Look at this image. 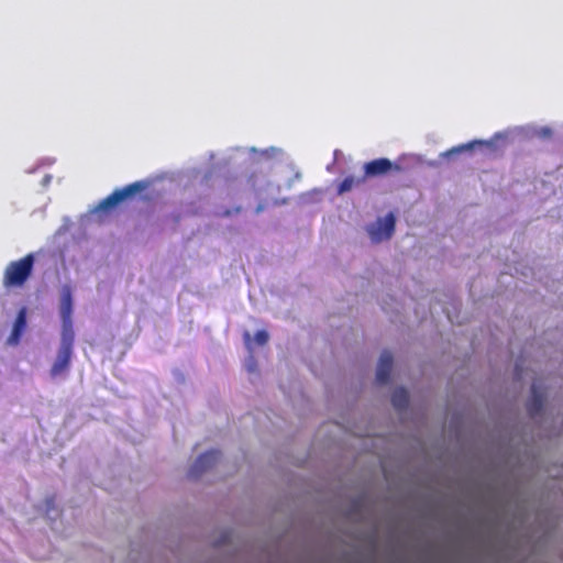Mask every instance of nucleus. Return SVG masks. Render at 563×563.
<instances>
[{"mask_svg": "<svg viewBox=\"0 0 563 563\" xmlns=\"http://www.w3.org/2000/svg\"><path fill=\"white\" fill-rule=\"evenodd\" d=\"M391 368L393 355L389 351H384L379 357L376 372V379L379 384H386L389 382Z\"/></svg>", "mask_w": 563, "mask_h": 563, "instance_id": "nucleus-7", "label": "nucleus"}, {"mask_svg": "<svg viewBox=\"0 0 563 563\" xmlns=\"http://www.w3.org/2000/svg\"><path fill=\"white\" fill-rule=\"evenodd\" d=\"M146 188V183L144 181H135L132 184H129L122 188L115 189L111 195L106 197L98 206L99 211H107L114 207H117L119 203L123 202L128 198H131L132 196L143 191Z\"/></svg>", "mask_w": 563, "mask_h": 563, "instance_id": "nucleus-3", "label": "nucleus"}, {"mask_svg": "<svg viewBox=\"0 0 563 563\" xmlns=\"http://www.w3.org/2000/svg\"><path fill=\"white\" fill-rule=\"evenodd\" d=\"M59 312L63 325L62 342L57 357L51 368V376L56 377L65 373L70 365L74 344L73 331V294L68 285L63 286L60 291Z\"/></svg>", "mask_w": 563, "mask_h": 563, "instance_id": "nucleus-1", "label": "nucleus"}, {"mask_svg": "<svg viewBox=\"0 0 563 563\" xmlns=\"http://www.w3.org/2000/svg\"><path fill=\"white\" fill-rule=\"evenodd\" d=\"M34 261V255L30 253L18 261L10 262L3 274V284L7 287L23 286L32 274Z\"/></svg>", "mask_w": 563, "mask_h": 563, "instance_id": "nucleus-2", "label": "nucleus"}, {"mask_svg": "<svg viewBox=\"0 0 563 563\" xmlns=\"http://www.w3.org/2000/svg\"><path fill=\"white\" fill-rule=\"evenodd\" d=\"M391 404L398 410L407 408L409 404V395L407 390L402 387L395 389L391 395Z\"/></svg>", "mask_w": 563, "mask_h": 563, "instance_id": "nucleus-9", "label": "nucleus"}, {"mask_svg": "<svg viewBox=\"0 0 563 563\" xmlns=\"http://www.w3.org/2000/svg\"><path fill=\"white\" fill-rule=\"evenodd\" d=\"M532 135L540 139H550L552 136V130L547 126L534 129Z\"/></svg>", "mask_w": 563, "mask_h": 563, "instance_id": "nucleus-12", "label": "nucleus"}, {"mask_svg": "<svg viewBox=\"0 0 563 563\" xmlns=\"http://www.w3.org/2000/svg\"><path fill=\"white\" fill-rule=\"evenodd\" d=\"M51 503H53V500H52V499L46 500V504H47V505H49Z\"/></svg>", "mask_w": 563, "mask_h": 563, "instance_id": "nucleus-17", "label": "nucleus"}, {"mask_svg": "<svg viewBox=\"0 0 563 563\" xmlns=\"http://www.w3.org/2000/svg\"><path fill=\"white\" fill-rule=\"evenodd\" d=\"M396 219L393 213H388L384 219H379L375 224L368 228V234L373 242H380L391 238L395 231Z\"/></svg>", "mask_w": 563, "mask_h": 563, "instance_id": "nucleus-5", "label": "nucleus"}, {"mask_svg": "<svg viewBox=\"0 0 563 563\" xmlns=\"http://www.w3.org/2000/svg\"><path fill=\"white\" fill-rule=\"evenodd\" d=\"M364 175L366 179L387 175L391 172H401L402 168L398 164H394L388 158L382 157L367 162L363 166Z\"/></svg>", "mask_w": 563, "mask_h": 563, "instance_id": "nucleus-4", "label": "nucleus"}, {"mask_svg": "<svg viewBox=\"0 0 563 563\" xmlns=\"http://www.w3.org/2000/svg\"><path fill=\"white\" fill-rule=\"evenodd\" d=\"M542 407V400L539 397L534 385H530V422L534 419L536 415Z\"/></svg>", "mask_w": 563, "mask_h": 563, "instance_id": "nucleus-10", "label": "nucleus"}, {"mask_svg": "<svg viewBox=\"0 0 563 563\" xmlns=\"http://www.w3.org/2000/svg\"><path fill=\"white\" fill-rule=\"evenodd\" d=\"M221 456L220 451L211 450L198 456L195 463L191 465L188 476L190 478H198L202 473L211 468L217 464Z\"/></svg>", "mask_w": 563, "mask_h": 563, "instance_id": "nucleus-6", "label": "nucleus"}, {"mask_svg": "<svg viewBox=\"0 0 563 563\" xmlns=\"http://www.w3.org/2000/svg\"><path fill=\"white\" fill-rule=\"evenodd\" d=\"M364 181H365V178L363 176L362 177L347 176L339 185L338 192L340 195L347 192V191L352 190L354 187L360 186Z\"/></svg>", "mask_w": 563, "mask_h": 563, "instance_id": "nucleus-11", "label": "nucleus"}, {"mask_svg": "<svg viewBox=\"0 0 563 563\" xmlns=\"http://www.w3.org/2000/svg\"><path fill=\"white\" fill-rule=\"evenodd\" d=\"M529 531H530V538H531L532 537V526L531 525H530Z\"/></svg>", "mask_w": 563, "mask_h": 563, "instance_id": "nucleus-16", "label": "nucleus"}, {"mask_svg": "<svg viewBox=\"0 0 563 563\" xmlns=\"http://www.w3.org/2000/svg\"><path fill=\"white\" fill-rule=\"evenodd\" d=\"M26 327V310L25 308H22L14 321L12 332L9 338L10 344H18L20 341V338Z\"/></svg>", "mask_w": 563, "mask_h": 563, "instance_id": "nucleus-8", "label": "nucleus"}, {"mask_svg": "<svg viewBox=\"0 0 563 563\" xmlns=\"http://www.w3.org/2000/svg\"><path fill=\"white\" fill-rule=\"evenodd\" d=\"M244 339H245L246 347H247L250 351H252L251 336H250V334H249L247 332L245 333Z\"/></svg>", "mask_w": 563, "mask_h": 563, "instance_id": "nucleus-14", "label": "nucleus"}, {"mask_svg": "<svg viewBox=\"0 0 563 563\" xmlns=\"http://www.w3.org/2000/svg\"><path fill=\"white\" fill-rule=\"evenodd\" d=\"M254 339L258 345H265L268 342V333L264 330H260L255 333Z\"/></svg>", "mask_w": 563, "mask_h": 563, "instance_id": "nucleus-13", "label": "nucleus"}, {"mask_svg": "<svg viewBox=\"0 0 563 563\" xmlns=\"http://www.w3.org/2000/svg\"><path fill=\"white\" fill-rule=\"evenodd\" d=\"M255 366H256V362H255L254 357H253V356H251V358H250V364H249V366H247L249 371H250V372L254 371V369H255Z\"/></svg>", "mask_w": 563, "mask_h": 563, "instance_id": "nucleus-15", "label": "nucleus"}]
</instances>
